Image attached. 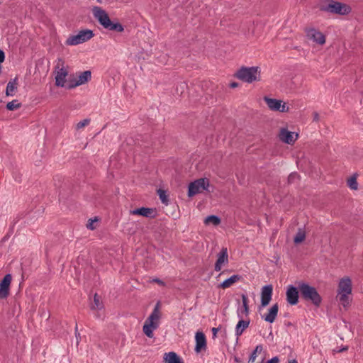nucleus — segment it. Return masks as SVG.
<instances>
[{"label": "nucleus", "mask_w": 363, "mask_h": 363, "mask_svg": "<svg viewBox=\"0 0 363 363\" xmlns=\"http://www.w3.org/2000/svg\"><path fill=\"white\" fill-rule=\"evenodd\" d=\"M92 11L94 16L105 29L118 33L124 31V26L118 21H112L106 11L101 7L94 6Z\"/></svg>", "instance_id": "f257e3e1"}, {"label": "nucleus", "mask_w": 363, "mask_h": 363, "mask_svg": "<svg viewBox=\"0 0 363 363\" xmlns=\"http://www.w3.org/2000/svg\"><path fill=\"white\" fill-rule=\"evenodd\" d=\"M298 289L301 298L312 303L315 306L319 307L322 303V297L318 294L315 287L309 284L300 281L298 282Z\"/></svg>", "instance_id": "f03ea898"}, {"label": "nucleus", "mask_w": 363, "mask_h": 363, "mask_svg": "<svg viewBox=\"0 0 363 363\" xmlns=\"http://www.w3.org/2000/svg\"><path fill=\"white\" fill-rule=\"evenodd\" d=\"M160 302L158 301L151 314L145 321L143 328V333L150 338H152L154 335L153 330H156L159 327L160 319Z\"/></svg>", "instance_id": "7ed1b4c3"}, {"label": "nucleus", "mask_w": 363, "mask_h": 363, "mask_svg": "<svg viewBox=\"0 0 363 363\" xmlns=\"http://www.w3.org/2000/svg\"><path fill=\"white\" fill-rule=\"evenodd\" d=\"M319 9L321 11L341 16L347 15L352 11L349 5L335 0H325Z\"/></svg>", "instance_id": "20e7f679"}, {"label": "nucleus", "mask_w": 363, "mask_h": 363, "mask_svg": "<svg viewBox=\"0 0 363 363\" xmlns=\"http://www.w3.org/2000/svg\"><path fill=\"white\" fill-rule=\"evenodd\" d=\"M234 77L244 82L252 83L260 80V70L259 67H241L235 74Z\"/></svg>", "instance_id": "39448f33"}, {"label": "nucleus", "mask_w": 363, "mask_h": 363, "mask_svg": "<svg viewBox=\"0 0 363 363\" xmlns=\"http://www.w3.org/2000/svg\"><path fill=\"white\" fill-rule=\"evenodd\" d=\"M210 185L209 179L204 177L196 179L190 182L188 186V196L193 197L197 194L201 192V190L208 191V188Z\"/></svg>", "instance_id": "423d86ee"}, {"label": "nucleus", "mask_w": 363, "mask_h": 363, "mask_svg": "<svg viewBox=\"0 0 363 363\" xmlns=\"http://www.w3.org/2000/svg\"><path fill=\"white\" fill-rule=\"evenodd\" d=\"M94 36V33L91 30H82L77 35H70L67 38L66 43L69 45H76L90 40Z\"/></svg>", "instance_id": "0eeeda50"}, {"label": "nucleus", "mask_w": 363, "mask_h": 363, "mask_svg": "<svg viewBox=\"0 0 363 363\" xmlns=\"http://www.w3.org/2000/svg\"><path fill=\"white\" fill-rule=\"evenodd\" d=\"M91 72L89 70L84 71L81 72L78 76V79H72L69 80L68 84L67 85V88L69 89L75 88L77 86L84 84L87 83L91 80Z\"/></svg>", "instance_id": "6e6552de"}, {"label": "nucleus", "mask_w": 363, "mask_h": 363, "mask_svg": "<svg viewBox=\"0 0 363 363\" xmlns=\"http://www.w3.org/2000/svg\"><path fill=\"white\" fill-rule=\"evenodd\" d=\"M299 289L298 285L295 286L294 285H289L286 291V301L291 306L296 305L298 303L299 298Z\"/></svg>", "instance_id": "1a4fd4ad"}, {"label": "nucleus", "mask_w": 363, "mask_h": 363, "mask_svg": "<svg viewBox=\"0 0 363 363\" xmlns=\"http://www.w3.org/2000/svg\"><path fill=\"white\" fill-rule=\"evenodd\" d=\"M11 280V274H7L0 281V299L6 298L9 296Z\"/></svg>", "instance_id": "9d476101"}, {"label": "nucleus", "mask_w": 363, "mask_h": 363, "mask_svg": "<svg viewBox=\"0 0 363 363\" xmlns=\"http://www.w3.org/2000/svg\"><path fill=\"white\" fill-rule=\"evenodd\" d=\"M272 293L273 286L272 284L265 285L262 288L259 308H264L269 305L272 300Z\"/></svg>", "instance_id": "9b49d317"}, {"label": "nucleus", "mask_w": 363, "mask_h": 363, "mask_svg": "<svg viewBox=\"0 0 363 363\" xmlns=\"http://www.w3.org/2000/svg\"><path fill=\"white\" fill-rule=\"evenodd\" d=\"M130 213L132 215L141 216L149 218H155L157 216L156 208L147 207L138 208L134 210H131Z\"/></svg>", "instance_id": "f8f14e48"}, {"label": "nucleus", "mask_w": 363, "mask_h": 363, "mask_svg": "<svg viewBox=\"0 0 363 363\" xmlns=\"http://www.w3.org/2000/svg\"><path fill=\"white\" fill-rule=\"evenodd\" d=\"M196 345L194 351L196 353H200L203 350H206L207 348L206 335L203 332L198 331L195 335Z\"/></svg>", "instance_id": "ddd939ff"}, {"label": "nucleus", "mask_w": 363, "mask_h": 363, "mask_svg": "<svg viewBox=\"0 0 363 363\" xmlns=\"http://www.w3.org/2000/svg\"><path fill=\"white\" fill-rule=\"evenodd\" d=\"M227 264H228V250L226 247H223L218 254V259L215 263L214 269L216 272H220L222 267Z\"/></svg>", "instance_id": "4468645a"}, {"label": "nucleus", "mask_w": 363, "mask_h": 363, "mask_svg": "<svg viewBox=\"0 0 363 363\" xmlns=\"http://www.w3.org/2000/svg\"><path fill=\"white\" fill-rule=\"evenodd\" d=\"M307 37L319 45H323L325 43V36L315 28H310L307 30Z\"/></svg>", "instance_id": "2eb2a0df"}, {"label": "nucleus", "mask_w": 363, "mask_h": 363, "mask_svg": "<svg viewBox=\"0 0 363 363\" xmlns=\"http://www.w3.org/2000/svg\"><path fill=\"white\" fill-rule=\"evenodd\" d=\"M297 138L298 134H296L294 138V133L291 132L286 128H281L279 133L280 140L289 145L294 144V142L296 140Z\"/></svg>", "instance_id": "dca6fc26"}, {"label": "nucleus", "mask_w": 363, "mask_h": 363, "mask_svg": "<svg viewBox=\"0 0 363 363\" xmlns=\"http://www.w3.org/2000/svg\"><path fill=\"white\" fill-rule=\"evenodd\" d=\"M352 289V280L350 277H345L340 280L337 288L338 293L351 294Z\"/></svg>", "instance_id": "f3484780"}, {"label": "nucleus", "mask_w": 363, "mask_h": 363, "mask_svg": "<svg viewBox=\"0 0 363 363\" xmlns=\"http://www.w3.org/2000/svg\"><path fill=\"white\" fill-rule=\"evenodd\" d=\"M68 75V71L65 68H61L55 76V85L57 86L64 87L66 82V77Z\"/></svg>", "instance_id": "a211bd4d"}, {"label": "nucleus", "mask_w": 363, "mask_h": 363, "mask_svg": "<svg viewBox=\"0 0 363 363\" xmlns=\"http://www.w3.org/2000/svg\"><path fill=\"white\" fill-rule=\"evenodd\" d=\"M279 311L278 303L274 304L268 311V313L262 318L265 321L272 323L274 322Z\"/></svg>", "instance_id": "6ab92c4d"}, {"label": "nucleus", "mask_w": 363, "mask_h": 363, "mask_svg": "<svg viewBox=\"0 0 363 363\" xmlns=\"http://www.w3.org/2000/svg\"><path fill=\"white\" fill-rule=\"evenodd\" d=\"M242 279V276L239 274H234L230 277L224 280L222 283H220L218 287L220 289H227L230 287L233 284Z\"/></svg>", "instance_id": "aec40b11"}, {"label": "nucleus", "mask_w": 363, "mask_h": 363, "mask_svg": "<svg viewBox=\"0 0 363 363\" xmlns=\"http://www.w3.org/2000/svg\"><path fill=\"white\" fill-rule=\"evenodd\" d=\"M164 360L167 363H184L182 358L174 352L165 353Z\"/></svg>", "instance_id": "412c9836"}, {"label": "nucleus", "mask_w": 363, "mask_h": 363, "mask_svg": "<svg viewBox=\"0 0 363 363\" xmlns=\"http://www.w3.org/2000/svg\"><path fill=\"white\" fill-rule=\"evenodd\" d=\"M264 101L268 107L272 111H279L281 108V103H282L281 100L271 99L267 96L264 97Z\"/></svg>", "instance_id": "4be33fe9"}, {"label": "nucleus", "mask_w": 363, "mask_h": 363, "mask_svg": "<svg viewBox=\"0 0 363 363\" xmlns=\"http://www.w3.org/2000/svg\"><path fill=\"white\" fill-rule=\"evenodd\" d=\"M242 308L238 311V315L240 318H242V314L248 315L249 314V306H248V297L246 294H242Z\"/></svg>", "instance_id": "5701e85b"}, {"label": "nucleus", "mask_w": 363, "mask_h": 363, "mask_svg": "<svg viewBox=\"0 0 363 363\" xmlns=\"http://www.w3.org/2000/svg\"><path fill=\"white\" fill-rule=\"evenodd\" d=\"M250 325V320H242V318H241V320H240L236 325V328H235V334L237 336H240L242 334V333L244 332V330L248 328Z\"/></svg>", "instance_id": "b1692460"}, {"label": "nucleus", "mask_w": 363, "mask_h": 363, "mask_svg": "<svg viewBox=\"0 0 363 363\" xmlns=\"http://www.w3.org/2000/svg\"><path fill=\"white\" fill-rule=\"evenodd\" d=\"M17 80L18 78L15 77L13 79H11L9 82L6 89V96H13V92L17 89Z\"/></svg>", "instance_id": "393cba45"}, {"label": "nucleus", "mask_w": 363, "mask_h": 363, "mask_svg": "<svg viewBox=\"0 0 363 363\" xmlns=\"http://www.w3.org/2000/svg\"><path fill=\"white\" fill-rule=\"evenodd\" d=\"M104 308L103 302L101 301V297L96 293L94 295L93 302L91 303L90 308L91 310H101Z\"/></svg>", "instance_id": "a878e982"}, {"label": "nucleus", "mask_w": 363, "mask_h": 363, "mask_svg": "<svg viewBox=\"0 0 363 363\" xmlns=\"http://www.w3.org/2000/svg\"><path fill=\"white\" fill-rule=\"evenodd\" d=\"M350 294L346 293H338L337 297L340 303L343 306L344 308L347 307L350 303V298L349 295Z\"/></svg>", "instance_id": "bb28decb"}, {"label": "nucleus", "mask_w": 363, "mask_h": 363, "mask_svg": "<svg viewBox=\"0 0 363 363\" xmlns=\"http://www.w3.org/2000/svg\"><path fill=\"white\" fill-rule=\"evenodd\" d=\"M221 223L220 218L216 215H210L208 216L205 220L204 223L206 225H208L210 223H212L213 225H218Z\"/></svg>", "instance_id": "cd10ccee"}, {"label": "nucleus", "mask_w": 363, "mask_h": 363, "mask_svg": "<svg viewBox=\"0 0 363 363\" xmlns=\"http://www.w3.org/2000/svg\"><path fill=\"white\" fill-rule=\"evenodd\" d=\"M306 238V232L301 229L298 228L297 233L296 234L294 238V242L297 245L301 243Z\"/></svg>", "instance_id": "c85d7f7f"}, {"label": "nucleus", "mask_w": 363, "mask_h": 363, "mask_svg": "<svg viewBox=\"0 0 363 363\" xmlns=\"http://www.w3.org/2000/svg\"><path fill=\"white\" fill-rule=\"evenodd\" d=\"M157 194H158L162 203L165 205H168L169 199H168V196L167 195L166 191L159 189L157 190Z\"/></svg>", "instance_id": "c756f323"}, {"label": "nucleus", "mask_w": 363, "mask_h": 363, "mask_svg": "<svg viewBox=\"0 0 363 363\" xmlns=\"http://www.w3.org/2000/svg\"><path fill=\"white\" fill-rule=\"evenodd\" d=\"M347 185L351 189L357 190L358 188V184L357 182V177L355 174L350 177L347 180Z\"/></svg>", "instance_id": "7c9ffc66"}, {"label": "nucleus", "mask_w": 363, "mask_h": 363, "mask_svg": "<svg viewBox=\"0 0 363 363\" xmlns=\"http://www.w3.org/2000/svg\"><path fill=\"white\" fill-rule=\"evenodd\" d=\"M6 107L9 111H13L21 107V103H19L18 100L15 99L7 103Z\"/></svg>", "instance_id": "2f4dec72"}, {"label": "nucleus", "mask_w": 363, "mask_h": 363, "mask_svg": "<svg viewBox=\"0 0 363 363\" xmlns=\"http://www.w3.org/2000/svg\"><path fill=\"white\" fill-rule=\"evenodd\" d=\"M262 350H263L262 345H257L255 349L253 350V352H252V354L250 356L249 362H254L257 357V354L260 353L262 351Z\"/></svg>", "instance_id": "473e14b6"}, {"label": "nucleus", "mask_w": 363, "mask_h": 363, "mask_svg": "<svg viewBox=\"0 0 363 363\" xmlns=\"http://www.w3.org/2000/svg\"><path fill=\"white\" fill-rule=\"evenodd\" d=\"M99 220L98 219V218H97V217H95L94 219H91H91H89V220H88L87 224H86V228H87L88 229L92 230H94V229H96V226L94 225V223H95V222H97V221H99Z\"/></svg>", "instance_id": "72a5a7b5"}, {"label": "nucleus", "mask_w": 363, "mask_h": 363, "mask_svg": "<svg viewBox=\"0 0 363 363\" xmlns=\"http://www.w3.org/2000/svg\"><path fill=\"white\" fill-rule=\"evenodd\" d=\"M90 123V119L89 118H86V119H84L83 121H79L77 125H76V129L77 130H79L84 127H85L86 125H89Z\"/></svg>", "instance_id": "f704fd0d"}, {"label": "nucleus", "mask_w": 363, "mask_h": 363, "mask_svg": "<svg viewBox=\"0 0 363 363\" xmlns=\"http://www.w3.org/2000/svg\"><path fill=\"white\" fill-rule=\"evenodd\" d=\"M299 177V175L296 172L291 173L288 177V184H292L294 181Z\"/></svg>", "instance_id": "c9c22d12"}, {"label": "nucleus", "mask_w": 363, "mask_h": 363, "mask_svg": "<svg viewBox=\"0 0 363 363\" xmlns=\"http://www.w3.org/2000/svg\"><path fill=\"white\" fill-rule=\"evenodd\" d=\"M289 110V108L288 106H286V104H281V108L279 109V111L280 112H288Z\"/></svg>", "instance_id": "e433bc0d"}, {"label": "nucleus", "mask_w": 363, "mask_h": 363, "mask_svg": "<svg viewBox=\"0 0 363 363\" xmlns=\"http://www.w3.org/2000/svg\"><path fill=\"white\" fill-rule=\"evenodd\" d=\"M220 329V327H218V328H212V335H213V338H216L217 337V333L218 332V330Z\"/></svg>", "instance_id": "4c0bfd02"}, {"label": "nucleus", "mask_w": 363, "mask_h": 363, "mask_svg": "<svg viewBox=\"0 0 363 363\" xmlns=\"http://www.w3.org/2000/svg\"><path fill=\"white\" fill-rule=\"evenodd\" d=\"M279 359L278 357H274L272 359L267 361L266 363H279Z\"/></svg>", "instance_id": "58836bf2"}, {"label": "nucleus", "mask_w": 363, "mask_h": 363, "mask_svg": "<svg viewBox=\"0 0 363 363\" xmlns=\"http://www.w3.org/2000/svg\"><path fill=\"white\" fill-rule=\"evenodd\" d=\"M313 121H315V122H318L319 120H320V116H319V114L318 112H313Z\"/></svg>", "instance_id": "ea45409f"}, {"label": "nucleus", "mask_w": 363, "mask_h": 363, "mask_svg": "<svg viewBox=\"0 0 363 363\" xmlns=\"http://www.w3.org/2000/svg\"><path fill=\"white\" fill-rule=\"evenodd\" d=\"M5 60V53L4 52L0 49V64L1 65Z\"/></svg>", "instance_id": "a19ab883"}, {"label": "nucleus", "mask_w": 363, "mask_h": 363, "mask_svg": "<svg viewBox=\"0 0 363 363\" xmlns=\"http://www.w3.org/2000/svg\"><path fill=\"white\" fill-rule=\"evenodd\" d=\"M75 335H76V338H77V340L78 341L79 339H80V334L78 332L77 325H76V327H75Z\"/></svg>", "instance_id": "79ce46f5"}, {"label": "nucleus", "mask_w": 363, "mask_h": 363, "mask_svg": "<svg viewBox=\"0 0 363 363\" xmlns=\"http://www.w3.org/2000/svg\"><path fill=\"white\" fill-rule=\"evenodd\" d=\"M230 88H235V87H238V82H233L230 84Z\"/></svg>", "instance_id": "37998d69"}, {"label": "nucleus", "mask_w": 363, "mask_h": 363, "mask_svg": "<svg viewBox=\"0 0 363 363\" xmlns=\"http://www.w3.org/2000/svg\"><path fill=\"white\" fill-rule=\"evenodd\" d=\"M154 281L158 283L160 285H164V281L160 280V279H155L154 280Z\"/></svg>", "instance_id": "c03bdc74"}, {"label": "nucleus", "mask_w": 363, "mask_h": 363, "mask_svg": "<svg viewBox=\"0 0 363 363\" xmlns=\"http://www.w3.org/2000/svg\"><path fill=\"white\" fill-rule=\"evenodd\" d=\"M347 350H348V347H345L342 349L338 350V352L347 351Z\"/></svg>", "instance_id": "a18cd8bd"}, {"label": "nucleus", "mask_w": 363, "mask_h": 363, "mask_svg": "<svg viewBox=\"0 0 363 363\" xmlns=\"http://www.w3.org/2000/svg\"><path fill=\"white\" fill-rule=\"evenodd\" d=\"M289 363H298V362L296 359H292V360H289Z\"/></svg>", "instance_id": "49530a36"}, {"label": "nucleus", "mask_w": 363, "mask_h": 363, "mask_svg": "<svg viewBox=\"0 0 363 363\" xmlns=\"http://www.w3.org/2000/svg\"><path fill=\"white\" fill-rule=\"evenodd\" d=\"M286 325L287 327H289V326H291V325H292V323H291V322H288V323H286Z\"/></svg>", "instance_id": "de8ad7c7"}, {"label": "nucleus", "mask_w": 363, "mask_h": 363, "mask_svg": "<svg viewBox=\"0 0 363 363\" xmlns=\"http://www.w3.org/2000/svg\"><path fill=\"white\" fill-rule=\"evenodd\" d=\"M224 272H222L221 273H220V274H219V275H218V277H220L222 274H224Z\"/></svg>", "instance_id": "09e8293b"}, {"label": "nucleus", "mask_w": 363, "mask_h": 363, "mask_svg": "<svg viewBox=\"0 0 363 363\" xmlns=\"http://www.w3.org/2000/svg\"><path fill=\"white\" fill-rule=\"evenodd\" d=\"M235 361L238 362H239L238 359H237V358H235Z\"/></svg>", "instance_id": "8fccbe9b"}]
</instances>
